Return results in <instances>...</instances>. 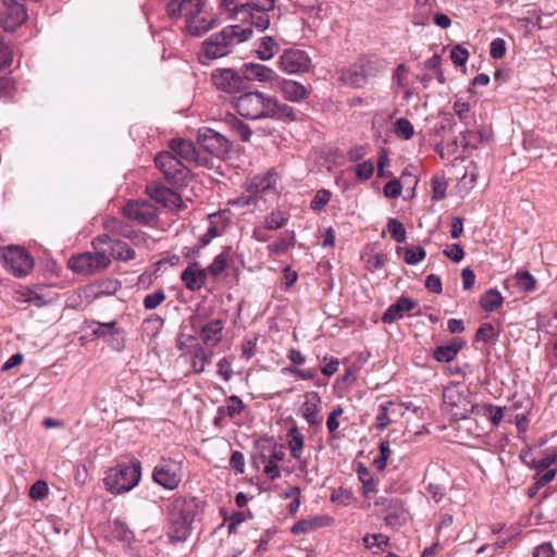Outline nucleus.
<instances>
[{"instance_id":"1","label":"nucleus","mask_w":557,"mask_h":557,"mask_svg":"<svg viewBox=\"0 0 557 557\" xmlns=\"http://www.w3.org/2000/svg\"><path fill=\"white\" fill-rule=\"evenodd\" d=\"M232 103L236 112L248 120L271 119L282 122H294L297 120L296 111L293 107L262 91L244 92L233 98Z\"/></svg>"},{"instance_id":"2","label":"nucleus","mask_w":557,"mask_h":557,"mask_svg":"<svg viewBox=\"0 0 557 557\" xmlns=\"http://www.w3.org/2000/svg\"><path fill=\"white\" fill-rule=\"evenodd\" d=\"M220 9L228 20L246 22L264 32L270 27L275 0H221Z\"/></svg>"},{"instance_id":"3","label":"nucleus","mask_w":557,"mask_h":557,"mask_svg":"<svg viewBox=\"0 0 557 557\" xmlns=\"http://www.w3.org/2000/svg\"><path fill=\"white\" fill-rule=\"evenodd\" d=\"M166 11L171 18L183 17L187 33L193 36H201L214 27L206 0H170Z\"/></svg>"},{"instance_id":"4","label":"nucleus","mask_w":557,"mask_h":557,"mask_svg":"<svg viewBox=\"0 0 557 557\" xmlns=\"http://www.w3.org/2000/svg\"><path fill=\"white\" fill-rule=\"evenodd\" d=\"M252 36L250 27L240 25H230L221 32L212 34L202 42L199 52V61L208 65L211 60L219 59L230 54L236 45L247 41Z\"/></svg>"},{"instance_id":"5","label":"nucleus","mask_w":557,"mask_h":557,"mask_svg":"<svg viewBox=\"0 0 557 557\" xmlns=\"http://www.w3.org/2000/svg\"><path fill=\"white\" fill-rule=\"evenodd\" d=\"M382 60L374 58H360L351 65L339 71L338 82L350 88H363L371 78L384 71Z\"/></svg>"},{"instance_id":"6","label":"nucleus","mask_w":557,"mask_h":557,"mask_svg":"<svg viewBox=\"0 0 557 557\" xmlns=\"http://www.w3.org/2000/svg\"><path fill=\"white\" fill-rule=\"evenodd\" d=\"M141 478V465L138 460L131 463H117L106 472L103 483L111 494L120 495L136 487Z\"/></svg>"},{"instance_id":"7","label":"nucleus","mask_w":557,"mask_h":557,"mask_svg":"<svg viewBox=\"0 0 557 557\" xmlns=\"http://www.w3.org/2000/svg\"><path fill=\"white\" fill-rule=\"evenodd\" d=\"M103 239L98 236L91 242L94 251H87L72 256L69 259V268L75 273L90 275L102 272L110 267V258L103 248Z\"/></svg>"},{"instance_id":"8","label":"nucleus","mask_w":557,"mask_h":557,"mask_svg":"<svg viewBox=\"0 0 557 557\" xmlns=\"http://www.w3.org/2000/svg\"><path fill=\"white\" fill-rule=\"evenodd\" d=\"M2 258L5 269L14 276L27 275L34 267L32 255L21 246H8L2 250Z\"/></svg>"},{"instance_id":"9","label":"nucleus","mask_w":557,"mask_h":557,"mask_svg":"<svg viewBox=\"0 0 557 557\" xmlns=\"http://www.w3.org/2000/svg\"><path fill=\"white\" fill-rule=\"evenodd\" d=\"M154 164L171 184H183L188 176L187 166L171 151H161L154 157Z\"/></svg>"},{"instance_id":"10","label":"nucleus","mask_w":557,"mask_h":557,"mask_svg":"<svg viewBox=\"0 0 557 557\" xmlns=\"http://www.w3.org/2000/svg\"><path fill=\"white\" fill-rule=\"evenodd\" d=\"M197 141L205 151L220 159L226 158L232 148V143L225 136L209 127L198 131Z\"/></svg>"},{"instance_id":"11","label":"nucleus","mask_w":557,"mask_h":557,"mask_svg":"<svg viewBox=\"0 0 557 557\" xmlns=\"http://www.w3.org/2000/svg\"><path fill=\"white\" fill-rule=\"evenodd\" d=\"M27 20V11L20 0H0V25L5 32H14Z\"/></svg>"},{"instance_id":"12","label":"nucleus","mask_w":557,"mask_h":557,"mask_svg":"<svg viewBox=\"0 0 557 557\" xmlns=\"http://www.w3.org/2000/svg\"><path fill=\"white\" fill-rule=\"evenodd\" d=\"M152 479L166 490H175L182 481L181 463L173 459H162L154 467Z\"/></svg>"},{"instance_id":"13","label":"nucleus","mask_w":557,"mask_h":557,"mask_svg":"<svg viewBox=\"0 0 557 557\" xmlns=\"http://www.w3.org/2000/svg\"><path fill=\"white\" fill-rule=\"evenodd\" d=\"M278 69L286 74L307 73L311 69V59L300 49H286L278 57Z\"/></svg>"},{"instance_id":"14","label":"nucleus","mask_w":557,"mask_h":557,"mask_svg":"<svg viewBox=\"0 0 557 557\" xmlns=\"http://www.w3.org/2000/svg\"><path fill=\"white\" fill-rule=\"evenodd\" d=\"M124 215L139 224L153 226L158 220L157 208L148 201L132 200L123 208Z\"/></svg>"},{"instance_id":"15","label":"nucleus","mask_w":557,"mask_h":557,"mask_svg":"<svg viewBox=\"0 0 557 557\" xmlns=\"http://www.w3.org/2000/svg\"><path fill=\"white\" fill-rule=\"evenodd\" d=\"M214 87L227 94L239 92L245 85V79L233 69H216L211 74Z\"/></svg>"},{"instance_id":"16","label":"nucleus","mask_w":557,"mask_h":557,"mask_svg":"<svg viewBox=\"0 0 557 557\" xmlns=\"http://www.w3.org/2000/svg\"><path fill=\"white\" fill-rule=\"evenodd\" d=\"M423 482L435 503H440L446 494L448 473L442 467H430L425 471Z\"/></svg>"},{"instance_id":"17","label":"nucleus","mask_w":557,"mask_h":557,"mask_svg":"<svg viewBox=\"0 0 557 557\" xmlns=\"http://www.w3.org/2000/svg\"><path fill=\"white\" fill-rule=\"evenodd\" d=\"M193 327L199 330L203 344L208 347H215L222 341V331L224 322L221 319H213L201 324L199 317L195 315L191 320Z\"/></svg>"},{"instance_id":"18","label":"nucleus","mask_w":557,"mask_h":557,"mask_svg":"<svg viewBox=\"0 0 557 557\" xmlns=\"http://www.w3.org/2000/svg\"><path fill=\"white\" fill-rule=\"evenodd\" d=\"M276 89L282 95L284 100L295 103L305 101L310 95L311 88L305 86L294 79L282 78L278 76L276 79Z\"/></svg>"},{"instance_id":"19","label":"nucleus","mask_w":557,"mask_h":557,"mask_svg":"<svg viewBox=\"0 0 557 557\" xmlns=\"http://www.w3.org/2000/svg\"><path fill=\"white\" fill-rule=\"evenodd\" d=\"M147 190L152 199L170 210L181 211L185 208L182 197L165 186L148 185Z\"/></svg>"},{"instance_id":"20","label":"nucleus","mask_w":557,"mask_h":557,"mask_svg":"<svg viewBox=\"0 0 557 557\" xmlns=\"http://www.w3.org/2000/svg\"><path fill=\"white\" fill-rule=\"evenodd\" d=\"M263 442L269 444L270 454L265 455L262 453L260 454L259 459L264 465V473L272 480H275L281 476L278 462L284 459L285 453L283 447L277 446V444L273 443L272 440H264Z\"/></svg>"},{"instance_id":"21","label":"nucleus","mask_w":557,"mask_h":557,"mask_svg":"<svg viewBox=\"0 0 557 557\" xmlns=\"http://www.w3.org/2000/svg\"><path fill=\"white\" fill-rule=\"evenodd\" d=\"M98 237L106 242V244H103V248L110 258V263L112 262V259L120 261H129L135 259L136 252L133 248L129 247L128 244L119 239H114L108 234H102Z\"/></svg>"},{"instance_id":"22","label":"nucleus","mask_w":557,"mask_h":557,"mask_svg":"<svg viewBox=\"0 0 557 557\" xmlns=\"http://www.w3.org/2000/svg\"><path fill=\"white\" fill-rule=\"evenodd\" d=\"M305 403L301 406L302 418L310 426L322 425L323 417L320 414L321 397L318 392H309L305 395Z\"/></svg>"},{"instance_id":"23","label":"nucleus","mask_w":557,"mask_h":557,"mask_svg":"<svg viewBox=\"0 0 557 557\" xmlns=\"http://www.w3.org/2000/svg\"><path fill=\"white\" fill-rule=\"evenodd\" d=\"M207 271L200 268L198 262H193L182 273L181 280L190 292H198L206 284Z\"/></svg>"},{"instance_id":"24","label":"nucleus","mask_w":557,"mask_h":557,"mask_svg":"<svg viewBox=\"0 0 557 557\" xmlns=\"http://www.w3.org/2000/svg\"><path fill=\"white\" fill-rule=\"evenodd\" d=\"M171 152L187 162L200 163L198 151L191 140L184 138H173L169 141Z\"/></svg>"},{"instance_id":"25","label":"nucleus","mask_w":557,"mask_h":557,"mask_svg":"<svg viewBox=\"0 0 557 557\" xmlns=\"http://www.w3.org/2000/svg\"><path fill=\"white\" fill-rule=\"evenodd\" d=\"M418 307V302L411 298L401 296L397 301L388 307L382 317L384 323H393L401 318L405 313Z\"/></svg>"},{"instance_id":"26","label":"nucleus","mask_w":557,"mask_h":557,"mask_svg":"<svg viewBox=\"0 0 557 557\" xmlns=\"http://www.w3.org/2000/svg\"><path fill=\"white\" fill-rule=\"evenodd\" d=\"M244 75L247 79L260 83H271L278 79V75L273 69L252 62L244 64Z\"/></svg>"},{"instance_id":"27","label":"nucleus","mask_w":557,"mask_h":557,"mask_svg":"<svg viewBox=\"0 0 557 557\" xmlns=\"http://www.w3.org/2000/svg\"><path fill=\"white\" fill-rule=\"evenodd\" d=\"M197 511V503L194 498H177L173 503L171 518L193 523Z\"/></svg>"},{"instance_id":"28","label":"nucleus","mask_w":557,"mask_h":557,"mask_svg":"<svg viewBox=\"0 0 557 557\" xmlns=\"http://www.w3.org/2000/svg\"><path fill=\"white\" fill-rule=\"evenodd\" d=\"M277 182V175L272 172H268L262 176L253 177L249 183L246 184V191L258 196V194L267 193L275 188Z\"/></svg>"},{"instance_id":"29","label":"nucleus","mask_w":557,"mask_h":557,"mask_svg":"<svg viewBox=\"0 0 557 557\" xmlns=\"http://www.w3.org/2000/svg\"><path fill=\"white\" fill-rule=\"evenodd\" d=\"M463 342L461 339L454 338L449 344L438 346L434 352L433 357L438 362H450L453 361L458 352L462 349Z\"/></svg>"},{"instance_id":"30","label":"nucleus","mask_w":557,"mask_h":557,"mask_svg":"<svg viewBox=\"0 0 557 557\" xmlns=\"http://www.w3.org/2000/svg\"><path fill=\"white\" fill-rule=\"evenodd\" d=\"M286 438L290 456L296 460H300L305 446L304 434L297 426H293L287 431Z\"/></svg>"},{"instance_id":"31","label":"nucleus","mask_w":557,"mask_h":557,"mask_svg":"<svg viewBox=\"0 0 557 557\" xmlns=\"http://www.w3.org/2000/svg\"><path fill=\"white\" fill-rule=\"evenodd\" d=\"M191 524L193 523H187L186 521L171 518V527L169 531V537L171 542H185L190 535Z\"/></svg>"},{"instance_id":"32","label":"nucleus","mask_w":557,"mask_h":557,"mask_svg":"<svg viewBox=\"0 0 557 557\" xmlns=\"http://www.w3.org/2000/svg\"><path fill=\"white\" fill-rule=\"evenodd\" d=\"M189 354L191 357V367L194 373H202L206 369V366L211 362V355L207 354L199 344L193 345L189 348Z\"/></svg>"},{"instance_id":"33","label":"nucleus","mask_w":557,"mask_h":557,"mask_svg":"<svg viewBox=\"0 0 557 557\" xmlns=\"http://www.w3.org/2000/svg\"><path fill=\"white\" fill-rule=\"evenodd\" d=\"M453 393V389H448L444 393L445 403L453 406L451 411L457 419H465L473 406L460 395H458V403L455 401Z\"/></svg>"},{"instance_id":"34","label":"nucleus","mask_w":557,"mask_h":557,"mask_svg":"<svg viewBox=\"0 0 557 557\" xmlns=\"http://www.w3.org/2000/svg\"><path fill=\"white\" fill-rule=\"evenodd\" d=\"M278 50L280 45L277 41L270 36H264L261 38L256 53L260 60L268 61L271 60L278 52Z\"/></svg>"},{"instance_id":"35","label":"nucleus","mask_w":557,"mask_h":557,"mask_svg":"<svg viewBox=\"0 0 557 557\" xmlns=\"http://www.w3.org/2000/svg\"><path fill=\"white\" fill-rule=\"evenodd\" d=\"M104 228L109 232L115 233L125 238H129L132 240H137L140 237V234L134 230H132L128 225H125L122 221L117 219L108 220L104 223Z\"/></svg>"},{"instance_id":"36","label":"nucleus","mask_w":557,"mask_h":557,"mask_svg":"<svg viewBox=\"0 0 557 557\" xmlns=\"http://www.w3.org/2000/svg\"><path fill=\"white\" fill-rule=\"evenodd\" d=\"M344 414V409L341 406L334 407L327 416L326 419V429L329 432V437L331 440H339L341 438V421L339 418Z\"/></svg>"},{"instance_id":"37","label":"nucleus","mask_w":557,"mask_h":557,"mask_svg":"<svg viewBox=\"0 0 557 557\" xmlns=\"http://www.w3.org/2000/svg\"><path fill=\"white\" fill-rule=\"evenodd\" d=\"M289 214L281 211L273 210L264 218V227L270 231H275L285 226L288 222Z\"/></svg>"},{"instance_id":"38","label":"nucleus","mask_w":557,"mask_h":557,"mask_svg":"<svg viewBox=\"0 0 557 557\" xmlns=\"http://www.w3.org/2000/svg\"><path fill=\"white\" fill-rule=\"evenodd\" d=\"M503 304V296L496 289H490L481 296L480 305L486 311H494Z\"/></svg>"},{"instance_id":"39","label":"nucleus","mask_w":557,"mask_h":557,"mask_svg":"<svg viewBox=\"0 0 557 557\" xmlns=\"http://www.w3.org/2000/svg\"><path fill=\"white\" fill-rule=\"evenodd\" d=\"M228 261L230 253L227 251H223L215 256L213 261L205 270L207 271V274L216 277L227 268Z\"/></svg>"},{"instance_id":"40","label":"nucleus","mask_w":557,"mask_h":557,"mask_svg":"<svg viewBox=\"0 0 557 557\" xmlns=\"http://www.w3.org/2000/svg\"><path fill=\"white\" fill-rule=\"evenodd\" d=\"M362 541L368 549L376 548V550H374L375 554L383 552L388 546L389 543L388 536L381 533L367 534Z\"/></svg>"},{"instance_id":"41","label":"nucleus","mask_w":557,"mask_h":557,"mask_svg":"<svg viewBox=\"0 0 557 557\" xmlns=\"http://www.w3.org/2000/svg\"><path fill=\"white\" fill-rule=\"evenodd\" d=\"M289 234V240L286 238H280L268 245L267 249L270 253L274 255H284L292 248L295 244V232H287Z\"/></svg>"},{"instance_id":"42","label":"nucleus","mask_w":557,"mask_h":557,"mask_svg":"<svg viewBox=\"0 0 557 557\" xmlns=\"http://www.w3.org/2000/svg\"><path fill=\"white\" fill-rule=\"evenodd\" d=\"M394 133L398 138L409 140L414 134V128L408 119L399 117L394 124Z\"/></svg>"},{"instance_id":"43","label":"nucleus","mask_w":557,"mask_h":557,"mask_svg":"<svg viewBox=\"0 0 557 557\" xmlns=\"http://www.w3.org/2000/svg\"><path fill=\"white\" fill-rule=\"evenodd\" d=\"M244 409V404L238 396H231L226 399V404L219 408V412L231 418L239 414Z\"/></svg>"},{"instance_id":"44","label":"nucleus","mask_w":557,"mask_h":557,"mask_svg":"<svg viewBox=\"0 0 557 557\" xmlns=\"http://www.w3.org/2000/svg\"><path fill=\"white\" fill-rule=\"evenodd\" d=\"M387 231L393 239L397 243H404L407 238V233L404 224L397 219H389L387 222Z\"/></svg>"},{"instance_id":"45","label":"nucleus","mask_w":557,"mask_h":557,"mask_svg":"<svg viewBox=\"0 0 557 557\" xmlns=\"http://www.w3.org/2000/svg\"><path fill=\"white\" fill-rule=\"evenodd\" d=\"M516 282L518 287L523 292H532L536 288V280L528 271L518 272L516 274Z\"/></svg>"},{"instance_id":"46","label":"nucleus","mask_w":557,"mask_h":557,"mask_svg":"<svg viewBox=\"0 0 557 557\" xmlns=\"http://www.w3.org/2000/svg\"><path fill=\"white\" fill-rule=\"evenodd\" d=\"M166 296L162 288L154 290L151 294L145 296L143 300L144 308L147 310H153L159 307L164 300Z\"/></svg>"},{"instance_id":"47","label":"nucleus","mask_w":557,"mask_h":557,"mask_svg":"<svg viewBox=\"0 0 557 557\" xmlns=\"http://www.w3.org/2000/svg\"><path fill=\"white\" fill-rule=\"evenodd\" d=\"M425 250L421 246L406 248L404 261L409 265H416L425 258Z\"/></svg>"},{"instance_id":"48","label":"nucleus","mask_w":557,"mask_h":557,"mask_svg":"<svg viewBox=\"0 0 557 557\" xmlns=\"http://www.w3.org/2000/svg\"><path fill=\"white\" fill-rule=\"evenodd\" d=\"M393 406L392 401H386L380 405L379 413L375 418V428L379 431H383L389 423L388 407Z\"/></svg>"},{"instance_id":"49","label":"nucleus","mask_w":557,"mask_h":557,"mask_svg":"<svg viewBox=\"0 0 557 557\" xmlns=\"http://www.w3.org/2000/svg\"><path fill=\"white\" fill-rule=\"evenodd\" d=\"M331 199V191L327 189H319L313 199L310 202V208L313 211H321L330 201Z\"/></svg>"},{"instance_id":"50","label":"nucleus","mask_w":557,"mask_h":557,"mask_svg":"<svg viewBox=\"0 0 557 557\" xmlns=\"http://www.w3.org/2000/svg\"><path fill=\"white\" fill-rule=\"evenodd\" d=\"M96 325L97 326L94 329L92 333L97 337L107 336V335L114 336V335H117L121 333V331L116 327L115 321H111L108 323L98 322V323H96Z\"/></svg>"},{"instance_id":"51","label":"nucleus","mask_w":557,"mask_h":557,"mask_svg":"<svg viewBox=\"0 0 557 557\" xmlns=\"http://www.w3.org/2000/svg\"><path fill=\"white\" fill-rule=\"evenodd\" d=\"M470 111H471V108H470V104L468 102H465L462 100L455 101V103H454V112L459 117V120L462 123H465L466 125H468L471 122V120H472Z\"/></svg>"},{"instance_id":"52","label":"nucleus","mask_w":557,"mask_h":557,"mask_svg":"<svg viewBox=\"0 0 557 557\" xmlns=\"http://www.w3.org/2000/svg\"><path fill=\"white\" fill-rule=\"evenodd\" d=\"M432 199L435 201L442 200L446 197L447 183L442 177H433L431 181Z\"/></svg>"},{"instance_id":"53","label":"nucleus","mask_w":557,"mask_h":557,"mask_svg":"<svg viewBox=\"0 0 557 557\" xmlns=\"http://www.w3.org/2000/svg\"><path fill=\"white\" fill-rule=\"evenodd\" d=\"M495 336L494 326L491 323H483L475 333V341L490 343Z\"/></svg>"},{"instance_id":"54","label":"nucleus","mask_w":557,"mask_h":557,"mask_svg":"<svg viewBox=\"0 0 557 557\" xmlns=\"http://www.w3.org/2000/svg\"><path fill=\"white\" fill-rule=\"evenodd\" d=\"M409 74V69L405 64H399L393 74V84L397 88H405L407 85V78Z\"/></svg>"},{"instance_id":"55","label":"nucleus","mask_w":557,"mask_h":557,"mask_svg":"<svg viewBox=\"0 0 557 557\" xmlns=\"http://www.w3.org/2000/svg\"><path fill=\"white\" fill-rule=\"evenodd\" d=\"M318 527H319V524L315 519L314 520H300L292 527L290 531L293 534L298 535V534H302V533L312 532Z\"/></svg>"},{"instance_id":"56","label":"nucleus","mask_w":557,"mask_h":557,"mask_svg":"<svg viewBox=\"0 0 557 557\" xmlns=\"http://www.w3.org/2000/svg\"><path fill=\"white\" fill-rule=\"evenodd\" d=\"M469 58V52L466 48L461 47L460 45H457L453 48L450 52V59L453 63L457 66H462L466 64Z\"/></svg>"},{"instance_id":"57","label":"nucleus","mask_w":557,"mask_h":557,"mask_svg":"<svg viewBox=\"0 0 557 557\" xmlns=\"http://www.w3.org/2000/svg\"><path fill=\"white\" fill-rule=\"evenodd\" d=\"M506 53V42L502 38L494 39L490 45V54L494 59H502Z\"/></svg>"},{"instance_id":"58","label":"nucleus","mask_w":557,"mask_h":557,"mask_svg":"<svg viewBox=\"0 0 557 557\" xmlns=\"http://www.w3.org/2000/svg\"><path fill=\"white\" fill-rule=\"evenodd\" d=\"M283 372L294 374L301 380H312L317 375V370L314 369L301 370L295 367H286L283 369Z\"/></svg>"},{"instance_id":"59","label":"nucleus","mask_w":557,"mask_h":557,"mask_svg":"<svg viewBox=\"0 0 557 557\" xmlns=\"http://www.w3.org/2000/svg\"><path fill=\"white\" fill-rule=\"evenodd\" d=\"M444 255L454 262H460L465 257V251L459 244H453L445 249Z\"/></svg>"},{"instance_id":"60","label":"nucleus","mask_w":557,"mask_h":557,"mask_svg":"<svg viewBox=\"0 0 557 557\" xmlns=\"http://www.w3.org/2000/svg\"><path fill=\"white\" fill-rule=\"evenodd\" d=\"M384 195L387 198L395 199L401 195V184L397 180L389 181L384 186Z\"/></svg>"},{"instance_id":"61","label":"nucleus","mask_w":557,"mask_h":557,"mask_svg":"<svg viewBox=\"0 0 557 557\" xmlns=\"http://www.w3.org/2000/svg\"><path fill=\"white\" fill-rule=\"evenodd\" d=\"M557 469L553 468V470H539L536 471L534 475V480L537 481L539 485H542L543 487L548 484L550 481L554 480L556 476Z\"/></svg>"},{"instance_id":"62","label":"nucleus","mask_w":557,"mask_h":557,"mask_svg":"<svg viewBox=\"0 0 557 557\" xmlns=\"http://www.w3.org/2000/svg\"><path fill=\"white\" fill-rule=\"evenodd\" d=\"M230 465H231L232 469H234L237 473H240V474L244 473V471H245L244 455L238 450L233 451L231 459H230Z\"/></svg>"},{"instance_id":"63","label":"nucleus","mask_w":557,"mask_h":557,"mask_svg":"<svg viewBox=\"0 0 557 557\" xmlns=\"http://www.w3.org/2000/svg\"><path fill=\"white\" fill-rule=\"evenodd\" d=\"M374 172V165L370 161H364L362 163H359L356 169V174L358 177L362 180H368L372 176Z\"/></svg>"},{"instance_id":"64","label":"nucleus","mask_w":557,"mask_h":557,"mask_svg":"<svg viewBox=\"0 0 557 557\" xmlns=\"http://www.w3.org/2000/svg\"><path fill=\"white\" fill-rule=\"evenodd\" d=\"M533 557H556V552L550 543H543L534 548Z\"/></svg>"}]
</instances>
